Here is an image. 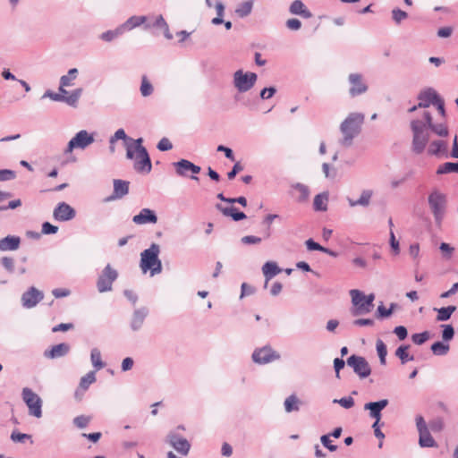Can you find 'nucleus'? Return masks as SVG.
Here are the masks:
<instances>
[{
	"instance_id": "obj_1",
	"label": "nucleus",
	"mask_w": 458,
	"mask_h": 458,
	"mask_svg": "<svg viewBox=\"0 0 458 458\" xmlns=\"http://www.w3.org/2000/svg\"><path fill=\"white\" fill-rule=\"evenodd\" d=\"M143 139L139 138L132 144H127L126 157L134 160L133 168L140 174H149L152 164L149 155L145 147L142 146Z\"/></svg>"
},
{
	"instance_id": "obj_2",
	"label": "nucleus",
	"mask_w": 458,
	"mask_h": 458,
	"mask_svg": "<svg viewBox=\"0 0 458 458\" xmlns=\"http://www.w3.org/2000/svg\"><path fill=\"white\" fill-rule=\"evenodd\" d=\"M364 120V114L354 112L349 114L342 122L340 131L343 134V138L339 141L342 146L348 148L352 144L353 139L356 138L361 131Z\"/></svg>"
},
{
	"instance_id": "obj_3",
	"label": "nucleus",
	"mask_w": 458,
	"mask_h": 458,
	"mask_svg": "<svg viewBox=\"0 0 458 458\" xmlns=\"http://www.w3.org/2000/svg\"><path fill=\"white\" fill-rule=\"evenodd\" d=\"M160 247L157 243H152L150 247L143 250L140 254V267L143 273L150 271L151 276L162 272V263L158 258Z\"/></svg>"
},
{
	"instance_id": "obj_4",
	"label": "nucleus",
	"mask_w": 458,
	"mask_h": 458,
	"mask_svg": "<svg viewBox=\"0 0 458 458\" xmlns=\"http://www.w3.org/2000/svg\"><path fill=\"white\" fill-rule=\"evenodd\" d=\"M412 131V150L416 154H421L429 140V129L424 119H413L411 121Z\"/></svg>"
},
{
	"instance_id": "obj_5",
	"label": "nucleus",
	"mask_w": 458,
	"mask_h": 458,
	"mask_svg": "<svg viewBox=\"0 0 458 458\" xmlns=\"http://www.w3.org/2000/svg\"><path fill=\"white\" fill-rule=\"evenodd\" d=\"M428 203L436 224L440 225L446 212V195L438 190H434L428 194Z\"/></svg>"
},
{
	"instance_id": "obj_6",
	"label": "nucleus",
	"mask_w": 458,
	"mask_h": 458,
	"mask_svg": "<svg viewBox=\"0 0 458 458\" xmlns=\"http://www.w3.org/2000/svg\"><path fill=\"white\" fill-rule=\"evenodd\" d=\"M350 295L353 305L352 310L353 316L368 314L372 310L374 306L373 301L375 300L374 293L365 295L361 291L352 289L350 291Z\"/></svg>"
},
{
	"instance_id": "obj_7",
	"label": "nucleus",
	"mask_w": 458,
	"mask_h": 458,
	"mask_svg": "<svg viewBox=\"0 0 458 458\" xmlns=\"http://www.w3.org/2000/svg\"><path fill=\"white\" fill-rule=\"evenodd\" d=\"M257 80L258 75L255 72H243L240 69L233 73V83L238 92L244 93L254 87Z\"/></svg>"
},
{
	"instance_id": "obj_8",
	"label": "nucleus",
	"mask_w": 458,
	"mask_h": 458,
	"mask_svg": "<svg viewBox=\"0 0 458 458\" xmlns=\"http://www.w3.org/2000/svg\"><path fill=\"white\" fill-rule=\"evenodd\" d=\"M95 141L94 134L86 130L78 131L67 144L64 154H69L75 148L85 149Z\"/></svg>"
},
{
	"instance_id": "obj_9",
	"label": "nucleus",
	"mask_w": 458,
	"mask_h": 458,
	"mask_svg": "<svg viewBox=\"0 0 458 458\" xmlns=\"http://www.w3.org/2000/svg\"><path fill=\"white\" fill-rule=\"evenodd\" d=\"M117 271L107 264L102 270L97 280V288L99 293H106L112 290L113 283L117 279Z\"/></svg>"
},
{
	"instance_id": "obj_10",
	"label": "nucleus",
	"mask_w": 458,
	"mask_h": 458,
	"mask_svg": "<svg viewBox=\"0 0 458 458\" xmlns=\"http://www.w3.org/2000/svg\"><path fill=\"white\" fill-rule=\"evenodd\" d=\"M439 98V95L433 88H427L419 93V104L411 106L408 111L412 113L418 108H427L430 105H435Z\"/></svg>"
},
{
	"instance_id": "obj_11",
	"label": "nucleus",
	"mask_w": 458,
	"mask_h": 458,
	"mask_svg": "<svg viewBox=\"0 0 458 458\" xmlns=\"http://www.w3.org/2000/svg\"><path fill=\"white\" fill-rule=\"evenodd\" d=\"M166 442L180 454L186 456L191 450L190 442L182 437L176 430L169 432Z\"/></svg>"
},
{
	"instance_id": "obj_12",
	"label": "nucleus",
	"mask_w": 458,
	"mask_h": 458,
	"mask_svg": "<svg viewBox=\"0 0 458 458\" xmlns=\"http://www.w3.org/2000/svg\"><path fill=\"white\" fill-rule=\"evenodd\" d=\"M347 364L362 378L369 377L371 373L370 366L364 357L352 355L347 359Z\"/></svg>"
},
{
	"instance_id": "obj_13",
	"label": "nucleus",
	"mask_w": 458,
	"mask_h": 458,
	"mask_svg": "<svg viewBox=\"0 0 458 458\" xmlns=\"http://www.w3.org/2000/svg\"><path fill=\"white\" fill-rule=\"evenodd\" d=\"M174 166L175 168V172L179 176L186 177L188 176V173H191L192 175L191 178L192 180H199V177H197L195 174H198L201 168L200 166L193 164L192 162L187 160V159H181L175 163H174Z\"/></svg>"
},
{
	"instance_id": "obj_14",
	"label": "nucleus",
	"mask_w": 458,
	"mask_h": 458,
	"mask_svg": "<svg viewBox=\"0 0 458 458\" xmlns=\"http://www.w3.org/2000/svg\"><path fill=\"white\" fill-rule=\"evenodd\" d=\"M280 355L275 352L270 346H264L256 349L252 353V360L255 363L267 364L273 360H276Z\"/></svg>"
},
{
	"instance_id": "obj_15",
	"label": "nucleus",
	"mask_w": 458,
	"mask_h": 458,
	"mask_svg": "<svg viewBox=\"0 0 458 458\" xmlns=\"http://www.w3.org/2000/svg\"><path fill=\"white\" fill-rule=\"evenodd\" d=\"M350 83L349 94L354 98L364 94L368 90V85L360 73H351L348 77Z\"/></svg>"
},
{
	"instance_id": "obj_16",
	"label": "nucleus",
	"mask_w": 458,
	"mask_h": 458,
	"mask_svg": "<svg viewBox=\"0 0 458 458\" xmlns=\"http://www.w3.org/2000/svg\"><path fill=\"white\" fill-rule=\"evenodd\" d=\"M44 298L43 292L38 290L36 287L31 286L21 295V305L25 309L34 308Z\"/></svg>"
},
{
	"instance_id": "obj_17",
	"label": "nucleus",
	"mask_w": 458,
	"mask_h": 458,
	"mask_svg": "<svg viewBox=\"0 0 458 458\" xmlns=\"http://www.w3.org/2000/svg\"><path fill=\"white\" fill-rule=\"evenodd\" d=\"M76 216L75 209L65 202H60L55 208L53 216L60 222H66L73 219Z\"/></svg>"
},
{
	"instance_id": "obj_18",
	"label": "nucleus",
	"mask_w": 458,
	"mask_h": 458,
	"mask_svg": "<svg viewBox=\"0 0 458 458\" xmlns=\"http://www.w3.org/2000/svg\"><path fill=\"white\" fill-rule=\"evenodd\" d=\"M148 315V309L147 307H140L134 310L131 322L130 327L133 332L139 331Z\"/></svg>"
},
{
	"instance_id": "obj_19",
	"label": "nucleus",
	"mask_w": 458,
	"mask_h": 458,
	"mask_svg": "<svg viewBox=\"0 0 458 458\" xmlns=\"http://www.w3.org/2000/svg\"><path fill=\"white\" fill-rule=\"evenodd\" d=\"M422 117L427 123L429 131L434 132L439 137H446L448 135V129L445 123H433L432 115L428 111H424Z\"/></svg>"
},
{
	"instance_id": "obj_20",
	"label": "nucleus",
	"mask_w": 458,
	"mask_h": 458,
	"mask_svg": "<svg viewBox=\"0 0 458 458\" xmlns=\"http://www.w3.org/2000/svg\"><path fill=\"white\" fill-rule=\"evenodd\" d=\"M132 222L136 225L156 224L157 216L152 209L146 208L132 217Z\"/></svg>"
},
{
	"instance_id": "obj_21",
	"label": "nucleus",
	"mask_w": 458,
	"mask_h": 458,
	"mask_svg": "<svg viewBox=\"0 0 458 458\" xmlns=\"http://www.w3.org/2000/svg\"><path fill=\"white\" fill-rule=\"evenodd\" d=\"M70 345L66 343H61L53 345L50 349L44 352V356L47 359H58L64 357L70 352Z\"/></svg>"
},
{
	"instance_id": "obj_22",
	"label": "nucleus",
	"mask_w": 458,
	"mask_h": 458,
	"mask_svg": "<svg viewBox=\"0 0 458 458\" xmlns=\"http://www.w3.org/2000/svg\"><path fill=\"white\" fill-rule=\"evenodd\" d=\"M129 192V182L126 181L115 179L114 180V191L111 196L106 198V201L122 199Z\"/></svg>"
},
{
	"instance_id": "obj_23",
	"label": "nucleus",
	"mask_w": 458,
	"mask_h": 458,
	"mask_svg": "<svg viewBox=\"0 0 458 458\" xmlns=\"http://www.w3.org/2000/svg\"><path fill=\"white\" fill-rule=\"evenodd\" d=\"M21 238L16 235H8L0 240V251H12L19 249Z\"/></svg>"
},
{
	"instance_id": "obj_24",
	"label": "nucleus",
	"mask_w": 458,
	"mask_h": 458,
	"mask_svg": "<svg viewBox=\"0 0 458 458\" xmlns=\"http://www.w3.org/2000/svg\"><path fill=\"white\" fill-rule=\"evenodd\" d=\"M447 142L445 140H434L432 141L428 148V155L436 156V157H441L445 156V157H448L447 153Z\"/></svg>"
},
{
	"instance_id": "obj_25",
	"label": "nucleus",
	"mask_w": 458,
	"mask_h": 458,
	"mask_svg": "<svg viewBox=\"0 0 458 458\" xmlns=\"http://www.w3.org/2000/svg\"><path fill=\"white\" fill-rule=\"evenodd\" d=\"M148 16L147 15H133L131 16L126 21H124L123 24H121V28L123 29V32L130 31L137 27H140L141 25L144 26V23L147 22Z\"/></svg>"
},
{
	"instance_id": "obj_26",
	"label": "nucleus",
	"mask_w": 458,
	"mask_h": 458,
	"mask_svg": "<svg viewBox=\"0 0 458 458\" xmlns=\"http://www.w3.org/2000/svg\"><path fill=\"white\" fill-rule=\"evenodd\" d=\"M387 404L388 403H366L364 409L369 411L370 417L375 419V422L378 424L381 420V411Z\"/></svg>"
},
{
	"instance_id": "obj_27",
	"label": "nucleus",
	"mask_w": 458,
	"mask_h": 458,
	"mask_svg": "<svg viewBox=\"0 0 458 458\" xmlns=\"http://www.w3.org/2000/svg\"><path fill=\"white\" fill-rule=\"evenodd\" d=\"M373 196V191L371 190H364L361 191L360 196L358 199H352L348 198V203L350 207L354 208L357 206L360 207H368L370 204L371 198Z\"/></svg>"
},
{
	"instance_id": "obj_28",
	"label": "nucleus",
	"mask_w": 458,
	"mask_h": 458,
	"mask_svg": "<svg viewBox=\"0 0 458 458\" xmlns=\"http://www.w3.org/2000/svg\"><path fill=\"white\" fill-rule=\"evenodd\" d=\"M148 16L147 22L144 23V30H158L162 29L163 26H165V20L164 19L163 15L158 14H149Z\"/></svg>"
},
{
	"instance_id": "obj_29",
	"label": "nucleus",
	"mask_w": 458,
	"mask_h": 458,
	"mask_svg": "<svg viewBox=\"0 0 458 458\" xmlns=\"http://www.w3.org/2000/svg\"><path fill=\"white\" fill-rule=\"evenodd\" d=\"M262 272L266 278L265 287H267V283L274 276L281 272V269L277 266V264L274 261H267L262 267Z\"/></svg>"
},
{
	"instance_id": "obj_30",
	"label": "nucleus",
	"mask_w": 458,
	"mask_h": 458,
	"mask_svg": "<svg viewBox=\"0 0 458 458\" xmlns=\"http://www.w3.org/2000/svg\"><path fill=\"white\" fill-rule=\"evenodd\" d=\"M216 208L225 216H230L233 221H241L246 218L243 212L238 211L234 207H222L220 204L216 205Z\"/></svg>"
},
{
	"instance_id": "obj_31",
	"label": "nucleus",
	"mask_w": 458,
	"mask_h": 458,
	"mask_svg": "<svg viewBox=\"0 0 458 458\" xmlns=\"http://www.w3.org/2000/svg\"><path fill=\"white\" fill-rule=\"evenodd\" d=\"M329 194L327 191L317 194L313 200V208L315 211L324 212L327 210Z\"/></svg>"
},
{
	"instance_id": "obj_32",
	"label": "nucleus",
	"mask_w": 458,
	"mask_h": 458,
	"mask_svg": "<svg viewBox=\"0 0 458 458\" xmlns=\"http://www.w3.org/2000/svg\"><path fill=\"white\" fill-rule=\"evenodd\" d=\"M77 74L78 70L76 68H72L68 71V73L66 75H63L60 78V86L58 89L59 91L62 93H68L64 88L72 85V81L76 79Z\"/></svg>"
},
{
	"instance_id": "obj_33",
	"label": "nucleus",
	"mask_w": 458,
	"mask_h": 458,
	"mask_svg": "<svg viewBox=\"0 0 458 458\" xmlns=\"http://www.w3.org/2000/svg\"><path fill=\"white\" fill-rule=\"evenodd\" d=\"M289 12L292 14L301 15L304 18L311 17V13L301 0H294L289 7Z\"/></svg>"
},
{
	"instance_id": "obj_34",
	"label": "nucleus",
	"mask_w": 458,
	"mask_h": 458,
	"mask_svg": "<svg viewBox=\"0 0 458 458\" xmlns=\"http://www.w3.org/2000/svg\"><path fill=\"white\" fill-rule=\"evenodd\" d=\"M292 188L298 193V195L296 196V200L298 202L303 203L308 201L310 191L307 185L301 182H296L292 185Z\"/></svg>"
},
{
	"instance_id": "obj_35",
	"label": "nucleus",
	"mask_w": 458,
	"mask_h": 458,
	"mask_svg": "<svg viewBox=\"0 0 458 458\" xmlns=\"http://www.w3.org/2000/svg\"><path fill=\"white\" fill-rule=\"evenodd\" d=\"M96 381V374L94 371L88 372L85 376L81 378L78 389L75 394L78 396L80 392H85L89 386Z\"/></svg>"
},
{
	"instance_id": "obj_36",
	"label": "nucleus",
	"mask_w": 458,
	"mask_h": 458,
	"mask_svg": "<svg viewBox=\"0 0 458 458\" xmlns=\"http://www.w3.org/2000/svg\"><path fill=\"white\" fill-rule=\"evenodd\" d=\"M419 444L421 447H433L436 445V442L428 429L419 432Z\"/></svg>"
},
{
	"instance_id": "obj_37",
	"label": "nucleus",
	"mask_w": 458,
	"mask_h": 458,
	"mask_svg": "<svg viewBox=\"0 0 458 458\" xmlns=\"http://www.w3.org/2000/svg\"><path fill=\"white\" fill-rule=\"evenodd\" d=\"M90 360L96 370H100L106 366L105 362L102 360L101 352L98 348L91 350Z\"/></svg>"
},
{
	"instance_id": "obj_38",
	"label": "nucleus",
	"mask_w": 458,
	"mask_h": 458,
	"mask_svg": "<svg viewBox=\"0 0 458 458\" xmlns=\"http://www.w3.org/2000/svg\"><path fill=\"white\" fill-rule=\"evenodd\" d=\"M123 29L121 28V26L119 25L116 29L114 30H106L105 32H103L99 38L103 40V41H106V42H111L113 41L114 39L117 38L118 37L122 36L123 34Z\"/></svg>"
},
{
	"instance_id": "obj_39",
	"label": "nucleus",
	"mask_w": 458,
	"mask_h": 458,
	"mask_svg": "<svg viewBox=\"0 0 458 458\" xmlns=\"http://www.w3.org/2000/svg\"><path fill=\"white\" fill-rule=\"evenodd\" d=\"M437 311V321H446L448 320L452 314L456 310L455 306H447L440 309H435Z\"/></svg>"
},
{
	"instance_id": "obj_40",
	"label": "nucleus",
	"mask_w": 458,
	"mask_h": 458,
	"mask_svg": "<svg viewBox=\"0 0 458 458\" xmlns=\"http://www.w3.org/2000/svg\"><path fill=\"white\" fill-rule=\"evenodd\" d=\"M119 140H122L125 142V144H132L135 140L128 137L123 129H118L114 135H112L109 139V143L115 144V142Z\"/></svg>"
},
{
	"instance_id": "obj_41",
	"label": "nucleus",
	"mask_w": 458,
	"mask_h": 458,
	"mask_svg": "<svg viewBox=\"0 0 458 458\" xmlns=\"http://www.w3.org/2000/svg\"><path fill=\"white\" fill-rule=\"evenodd\" d=\"M82 94V89L79 88L72 90L69 96H64V102L69 105L70 106L75 107L77 103Z\"/></svg>"
},
{
	"instance_id": "obj_42",
	"label": "nucleus",
	"mask_w": 458,
	"mask_h": 458,
	"mask_svg": "<svg viewBox=\"0 0 458 458\" xmlns=\"http://www.w3.org/2000/svg\"><path fill=\"white\" fill-rule=\"evenodd\" d=\"M450 173L458 174V162L457 163L446 162V163L440 165L437 169V174H450Z\"/></svg>"
},
{
	"instance_id": "obj_43",
	"label": "nucleus",
	"mask_w": 458,
	"mask_h": 458,
	"mask_svg": "<svg viewBox=\"0 0 458 458\" xmlns=\"http://www.w3.org/2000/svg\"><path fill=\"white\" fill-rule=\"evenodd\" d=\"M408 349L409 345H401L395 351V355L401 360L403 364L414 360L413 356L408 354Z\"/></svg>"
},
{
	"instance_id": "obj_44",
	"label": "nucleus",
	"mask_w": 458,
	"mask_h": 458,
	"mask_svg": "<svg viewBox=\"0 0 458 458\" xmlns=\"http://www.w3.org/2000/svg\"><path fill=\"white\" fill-rule=\"evenodd\" d=\"M215 8L217 15L212 19L211 23L213 25H220L224 22L225 5L222 2H216Z\"/></svg>"
},
{
	"instance_id": "obj_45",
	"label": "nucleus",
	"mask_w": 458,
	"mask_h": 458,
	"mask_svg": "<svg viewBox=\"0 0 458 458\" xmlns=\"http://www.w3.org/2000/svg\"><path fill=\"white\" fill-rule=\"evenodd\" d=\"M376 349H377V355L379 357V360H380V363L382 365H385L386 364V357L387 355V349H386V345L385 344V343L381 340V339H377V342H376Z\"/></svg>"
},
{
	"instance_id": "obj_46",
	"label": "nucleus",
	"mask_w": 458,
	"mask_h": 458,
	"mask_svg": "<svg viewBox=\"0 0 458 458\" xmlns=\"http://www.w3.org/2000/svg\"><path fill=\"white\" fill-rule=\"evenodd\" d=\"M253 4L251 1H247L239 5L235 13L242 18L248 16L252 10Z\"/></svg>"
},
{
	"instance_id": "obj_47",
	"label": "nucleus",
	"mask_w": 458,
	"mask_h": 458,
	"mask_svg": "<svg viewBox=\"0 0 458 458\" xmlns=\"http://www.w3.org/2000/svg\"><path fill=\"white\" fill-rule=\"evenodd\" d=\"M431 351L435 355H445L449 351V345L442 342H436L431 345Z\"/></svg>"
},
{
	"instance_id": "obj_48",
	"label": "nucleus",
	"mask_w": 458,
	"mask_h": 458,
	"mask_svg": "<svg viewBox=\"0 0 458 458\" xmlns=\"http://www.w3.org/2000/svg\"><path fill=\"white\" fill-rule=\"evenodd\" d=\"M140 93L143 97H148L153 93V86L146 76H143L141 79Z\"/></svg>"
},
{
	"instance_id": "obj_49",
	"label": "nucleus",
	"mask_w": 458,
	"mask_h": 458,
	"mask_svg": "<svg viewBox=\"0 0 458 458\" xmlns=\"http://www.w3.org/2000/svg\"><path fill=\"white\" fill-rule=\"evenodd\" d=\"M31 435L17 431H13L11 434V439L15 443H23L25 440H30V443L32 444L33 441L31 440Z\"/></svg>"
},
{
	"instance_id": "obj_50",
	"label": "nucleus",
	"mask_w": 458,
	"mask_h": 458,
	"mask_svg": "<svg viewBox=\"0 0 458 458\" xmlns=\"http://www.w3.org/2000/svg\"><path fill=\"white\" fill-rule=\"evenodd\" d=\"M30 415L40 418L42 416L41 403H26Z\"/></svg>"
},
{
	"instance_id": "obj_51",
	"label": "nucleus",
	"mask_w": 458,
	"mask_h": 458,
	"mask_svg": "<svg viewBox=\"0 0 458 458\" xmlns=\"http://www.w3.org/2000/svg\"><path fill=\"white\" fill-rule=\"evenodd\" d=\"M428 338H429V333L428 331L413 334L411 335L412 342L418 345L423 344Z\"/></svg>"
},
{
	"instance_id": "obj_52",
	"label": "nucleus",
	"mask_w": 458,
	"mask_h": 458,
	"mask_svg": "<svg viewBox=\"0 0 458 458\" xmlns=\"http://www.w3.org/2000/svg\"><path fill=\"white\" fill-rule=\"evenodd\" d=\"M90 420L91 418L89 416H77L73 419V424L79 428H84L89 425Z\"/></svg>"
},
{
	"instance_id": "obj_53",
	"label": "nucleus",
	"mask_w": 458,
	"mask_h": 458,
	"mask_svg": "<svg viewBox=\"0 0 458 458\" xmlns=\"http://www.w3.org/2000/svg\"><path fill=\"white\" fill-rule=\"evenodd\" d=\"M392 17L396 24H400L403 20H405L408 17V14L406 12L399 8H395L392 11Z\"/></svg>"
},
{
	"instance_id": "obj_54",
	"label": "nucleus",
	"mask_w": 458,
	"mask_h": 458,
	"mask_svg": "<svg viewBox=\"0 0 458 458\" xmlns=\"http://www.w3.org/2000/svg\"><path fill=\"white\" fill-rule=\"evenodd\" d=\"M439 249L442 252L443 258L445 259H450L454 251V249L446 242H442L439 246Z\"/></svg>"
},
{
	"instance_id": "obj_55",
	"label": "nucleus",
	"mask_w": 458,
	"mask_h": 458,
	"mask_svg": "<svg viewBox=\"0 0 458 458\" xmlns=\"http://www.w3.org/2000/svg\"><path fill=\"white\" fill-rule=\"evenodd\" d=\"M442 338L445 341H450L454 338V329L452 325H442Z\"/></svg>"
},
{
	"instance_id": "obj_56",
	"label": "nucleus",
	"mask_w": 458,
	"mask_h": 458,
	"mask_svg": "<svg viewBox=\"0 0 458 458\" xmlns=\"http://www.w3.org/2000/svg\"><path fill=\"white\" fill-rule=\"evenodd\" d=\"M22 401H41V399L31 389L25 387L22 390Z\"/></svg>"
},
{
	"instance_id": "obj_57",
	"label": "nucleus",
	"mask_w": 458,
	"mask_h": 458,
	"mask_svg": "<svg viewBox=\"0 0 458 458\" xmlns=\"http://www.w3.org/2000/svg\"><path fill=\"white\" fill-rule=\"evenodd\" d=\"M394 303H392L390 305L389 309H386L383 305H379L377 307V315H378V317L379 318H387V317L391 316L393 311H394Z\"/></svg>"
},
{
	"instance_id": "obj_58",
	"label": "nucleus",
	"mask_w": 458,
	"mask_h": 458,
	"mask_svg": "<svg viewBox=\"0 0 458 458\" xmlns=\"http://www.w3.org/2000/svg\"><path fill=\"white\" fill-rule=\"evenodd\" d=\"M66 93H62L59 91V93H55L51 90H47L44 95H43V98H49L50 99L54 100V101H57V102H64V96L65 95Z\"/></svg>"
},
{
	"instance_id": "obj_59",
	"label": "nucleus",
	"mask_w": 458,
	"mask_h": 458,
	"mask_svg": "<svg viewBox=\"0 0 458 458\" xmlns=\"http://www.w3.org/2000/svg\"><path fill=\"white\" fill-rule=\"evenodd\" d=\"M3 267L9 272L13 273L14 270V260L10 257H3L1 259Z\"/></svg>"
},
{
	"instance_id": "obj_60",
	"label": "nucleus",
	"mask_w": 458,
	"mask_h": 458,
	"mask_svg": "<svg viewBox=\"0 0 458 458\" xmlns=\"http://www.w3.org/2000/svg\"><path fill=\"white\" fill-rule=\"evenodd\" d=\"M306 246L309 250H319V251H327V249L321 246L318 242H314L312 239H309L306 241Z\"/></svg>"
},
{
	"instance_id": "obj_61",
	"label": "nucleus",
	"mask_w": 458,
	"mask_h": 458,
	"mask_svg": "<svg viewBox=\"0 0 458 458\" xmlns=\"http://www.w3.org/2000/svg\"><path fill=\"white\" fill-rule=\"evenodd\" d=\"M157 148L160 151H168L173 148V144L167 138H162L157 143Z\"/></svg>"
},
{
	"instance_id": "obj_62",
	"label": "nucleus",
	"mask_w": 458,
	"mask_h": 458,
	"mask_svg": "<svg viewBox=\"0 0 458 458\" xmlns=\"http://www.w3.org/2000/svg\"><path fill=\"white\" fill-rule=\"evenodd\" d=\"M58 231V227L55 225H53L49 222H45L42 225V233L44 234H54L56 233Z\"/></svg>"
},
{
	"instance_id": "obj_63",
	"label": "nucleus",
	"mask_w": 458,
	"mask_h": 458,
	"mask_svg": "<svg viewBox=\"0 0 458 458\" xmlns=\"http://www.w3.org/2000/svg\"><path fill=\"white\" fill-rule=\"evenodd\" d=\"M320 441L322 445L327 447L330 452H335L337 449V446L335 445L331 444L330 436L329 435H323L320 437Z\"/></svg>"
},
{
	"instance_id": "obj_64",
	"label": "nucleus",
	"mask_w": 458,
	"mask_h": 458,
	"mask_svg": "<svg viewBox=\"0 0 458 458\" xmlns=\"http://www.w3.org/2000/svg\"><path fill=\"white\" fill-rule=\"evenodd\" d=\"M276 92V89L275 87L264 88L260 91V98L264 100L269 99L275 95Z\"/></svg>"
}]
</instances>
